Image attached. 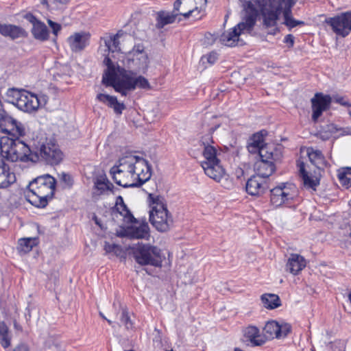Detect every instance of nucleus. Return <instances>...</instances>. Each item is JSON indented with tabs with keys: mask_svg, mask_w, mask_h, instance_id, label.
<instances>
[{
	"mask_svg": "<svg viewBox=\"0 0 351 351\" xmlns=\"http://www.w3.org/2000/svg\"><path fill=\"white\" fill-rule=\"evenodd\" d=\"M291 332V326L283 321H268L263 328L264 335L267 339H284Z\"/></svg>",
	"mask_w": 351,
	"mask_h": 351,
	"instance_id": "obj_15",
	"label": "nucleus"
},
{
	"mask_svg": "<svg viewBox=\"0 0 351 351\" xmlns=\"http://www.w3.org/2000/svg\"><path fill=\"white\" fill-rule=\"evenodd\" d=\"M13 351H29L28 347L26 344L21 343L17 346Z\"/></svg>",
	"mask_w": 351,
	"mask_h": 351,
	"instance_id": "obj_52",
	"label": "nucleus"
},
{
	"mask_svg": "<svg viewBox=\"0 0 351 351\" xmlns=\"http://www.w3.org/2000/svg\"><path fill=\"white\" fill-rule=\"evenodd\" d=\"M149 221L156 230L166 232L173 225V218L169 213L164 199L156 197L153 199L152 210L149 211Z\"/></svg>",
	"mask_w": 351,
	"mask_h": 351,
	"instance_id": "obj_10",
	"label": "nucleus"
},
{
	"mask_svg": "<svg viewBox=\"0 0 351 351\" xmlns=\"http://www.w3.org/2000/svg\"><path fill=\"white\" fill-rule=\"evenodd\" d=\"M99 315L103 319H106V317L102 313H99Z\"/></svg>",
	"mask_w": 351,
	"mask_h": 351,
	"instance_id": "obj_59",
	"label": "nucleus"
},
{
	"mask_svg": "<svg viewBox=\"0 0 351 351\" xmlns=\"http://www.w3.org/2000/svg\"><path fill=\"white\" fill-rule=\"evenodd\" d=\"M263 306L267 309H274L281 306V302L278 295L264 293L261 297Z\"/></svg>",
	"mask_w": 351,
	"mask_h": 351,
	"instance_id": "obj_35",
	"label": "nucleus"
},
{
	"mask_svg": "<svg viewBox=\"0 0 351 351\" xmlns=\"http://www.w3.org/2000/svg\"><path fill=\"white\" fill-rule=\"evenodd\" d=\"M23 91H25L23 89L9 88L6 93L7 101L16 106L18 105L17 101H19V99H21Z\"/></svg>",
	"mask_w": 351,
	"mask_h": 351,
	"instance_id": "obj_41",
	"label": "nucleus"
},
{
	"mask_svg": "<svg viewBox=\"0 0 351 351\" xmlns=\"http://www.w3.org/2000/svg\"><path fill=\"white\" fill-rule=\"evenodd\" d=\"M351 135V127H339L335 123H329L324 126L320 131L321 138L324 140L334 137L335 138L343 136Z\"/></svg>",
	"mask_w": 351,
	"mask_h": 351,
	"instance_id": "obj_21",
	"label": "nucleus"
},
{
	"mask_svg": "<svg viewBox=\"0 0 351 351\" xmlns=\"http://www.w3.org/2000/svg\"><path fill=\"white\" fill-rule=\"evenodd\" d=\"M311 101L313 112L311 118L313 121L316 123L323 112L329 109L332 98L328 95L317 93Z\"/></svg>",
	"mask_w": 351,
	"mask_h": 351,
	"instance_id": "obj_18",
	"label": "nucleus"
},
{
	"mask_svg": "<svg viewBox=\"0 0 351 351\" xmlns=\"http://www.w3.org/2000/svg\"><path fill=\"white\" fill-rule=\"evenodd\" d=\"M195 1H197V0H194ZM198 3L199 4V10L202 12L204 9L207 1L206 0H197Z\"/></svg>",
	"mask_w": 351,
	"mask_h": 351,
	"instance_id": "obj_54",
	"label": "nucleus"
},
{
	"mask_svg": "<svg viewBox=\"0 0 351 351\" xmlns=\"http://www.w3.org/2000/svg\"><path fill=\"white\" fill-rule=\"evenodd\" d=\"M248 6L256 12V21L261 12L263 27L267 29L272 28L268 32L269 34L276 35L280 32L276 24L279 15L285 8L284 2L281 0H249L244 4L245 15L247 14Z\"/></svg>",
	"mask_w": 351,
	"mask_h": 351,
	"instance_id": "obj_3",
	"label": "nucleus"
},
{
	"mask_svg": "<svg viewBox=\"0 0 351 351\" xmlns=\"http://www.w3.org/2000/svg\"><path fill=\"white\" fill-rule=\"evenodd\" d=\"M256 176L262 178L269 177L276 170L274 162L260 159L254 164Z\"/></svg>",
	"mask_w": 351,
	"mask_h": 351,
	"instance_id": "obj_31",
	"label": "nucleus"
},
{
	"mask_svg": "<svg viewBox=\"0 0 351 351\" xmlns=\"http://www.w3.org/2000/svg\"><path fill=\"white\" fill-rule=\"evenodd\" d=\"M181 3L180 0H176L173 4V10L172 12H178Z\"/></svg>",
	"mask_w": 351,
	"mask_h": 351,
	"instance_id": "obj_53",
	"label": "nucleus"
},
{
	"mask_svg": "<svg viewBox=\"0 0 351 351\" xmlns=\"http://www.w3.org/2000/svg\"><path fill=\"white\" fill-rule=\"evenodd\" d=\"M0 343L3 348H8L11 345V337L9 329L4 322H0Z\"/></svg>",
	"mask_w": 351,
	"mask_h": 351,
	"instance_id": "obj_38",
	"label": "nucleus"
},
{
	"mask_svg": "<svg viewBox=\"0 0 351 351\" xmlns=\"http://www.w3.org/2000/svg\"><path fill=\"white\" fill-rule=\"evenodd\" d=\"M218 126L211 128L209 133L203 136L199 144L203 147L202 155L204 160L201 162V166L204 173L210 178L219 182L225 173V171L220 164V160L217 157V150L213 145L214 143L212 133Z\"/></svg>",
	"mask_w": 351,
	"mask_h": 351,
	"instance_id": "obj_4",
	"label": "nucleus"
},
{
	"mask_svg": "<svg viewBox=\"0 0 351 351\" xmlns=\"http://www.w3.org/2000/svg\"><path fill=\"white\" fill-rule=\"evenodd\" d=\"M15 181V176L10 171L5 159L0 156V188H6Z\"/></svg>",
	"mask_w": 351,
	"mask_h": 351,
	"instance_id": "obj_28",
	"label": "nucleus"
},
{
	"mask_svg": "<svg viewBox=\"0 0 351 351\" xmlns=\"http://www.w3.org/2000/svg\"><path fill=\"white\" fill-rule=\"evenodd\" d=\"M348 298L349 302L351 304V291H350V293L348 295Z\"/></svg>",
	"mask_w": 351,
	"mask_h": 351,
	"instance_id": "obj_56",
	"label": "nucleus"
},
{
	"mask_svg": "<svg viewBox=\"0 0 351 351\" xmlns=\"http://www.w3.org/2000/svg\"><path fill=\"white\" fill-rule=\"evenodd\" d=\"M114 188L113 184L109 181L106 175L97 176L94 180L93 197L98 199L101 195L108 194V192L114 193Z\"/></svg>",
	"mask_w": 351,
	"mask_h": 351,
	"instance_id": "obj_19",
	"label": "nucleus"
},
{
	"mask_svg": "<svg viewBox=\"0 0 351 351\" xmlns=\"http://www.w3.org/2000/svg\"><path fill=\"white\" fill-rule=\"evenodd\" d=\"M256 12L248 6L247 14L243 21L233 28L224 32L219 37V42L227 47H234L239 42V36L245 32L250 33L256 24Z\"/></svg>",
	"mask_w": 351,
	"mask_h": 351,
	"instance_id": "obj_7",
	"label": "nucleus"
},
{
	"mask_svg": "<svg viewBox=\"0 0 351 351\" xmlns=\"http://www.w3.org/2000/svg\"><path fill=\"white\" fill-rule=\"evenodd\" d=\"M33 152L37 155L38 161L40 160L51 165L59 164L63 158L58 145L47 138L34 140Z\"/></svg>",
	"mask_w": 351,
	"mask_h": 351,
	"instance_id": "obj_8",
	"label": "nucleus"
},
{
	"mask_svg": "<svg viewBox=\"0 0 351 351\" xmlns=\"http://www.w3.org/2000/svg\"><path fill=\"white\" fill-rule=\"evenodd\" d=\"M17 102L16 107L19 109L24 112H32L36 111L41 105L45 104L46 99L45 96L38 97V95L25 90L21 99Z\"/></svg>",
	"mask_w": 351,
	"mask_h": 351,
	"instance_id": "obj_17",
	"label": "nucleus"
},
{
	"mask_svg": "<svg viewBox=\"0 0 351 351\" xmlns=\"http://www.w3.org/2000/svg\"><path fill=\"white\" fill-rule=\"evenodd\" d=\"M132 251L134 260L139 265L161 267L164 257L158 247L138 243L132 247Z\"/></svg>",
	"mask_w": 351,
	"mask_h": 351,
	"instance_id": "obj_9",
	"label": "nucleus"
},
{
	"mask_svg": "<svg viewBox=\"0 0 351 351\" xmlns=\"http://www.w3.org/2000/svg\"><path fill=\"white\" fill-rule=\"evenodd\" d=\"M104 64L107 66L102 77V83L106 86H111L122 96H127L136 88L150 89L149 81L142 75H136V73L131 70L121 68L106 57Z\"/></svg>",
	"mask_w": 351,
	"mask_h": 351,
	"instance_id": "obj_2",
	"label": "nucleus"
},
{
	"mask_svg": "<svg viewBox=\"0 0 351 351\" xmlns=\"http://www.w3.org/2000/svg\"><path fill=\"white\" fill-rule=\"evenodd\" d=\"M40 1L43 5H45L47 3V0H40Z\"/></svg>",
	"mask_w": 351,
	"mask_h": 351,
	"instance_id": "obj_57",
	"label": "nucleus"
},
{
	"mask_svg": "<svg viewBox=\"0 0 351 351\" xmlns=\"http://www.w3.org/2000/svg\"><path fill=\"white\" fill-rule=\"evenodd\" d=\"M281 1L285 3V8H283V24L289 29V30H291L298 25H304L305 23L303 21L296 20L292 16L291 8L295 4L293 0Z\"/></svg>",
	"mask_w": 351,
	"mask_h": 351,
	"instance_id": "obj_23",
	"label": "nucleus"
},
{
	"mask_svg": "<svg viewBox=\"0 0 351 351\" xmlns=\"http://www.w3.org/2000/svg\"><path fill=\"white\" fill-rule=\"evenodd\" d=\"M33 37L39 41L44 42L49 38V31L46 25L40 21L31 29Z\"/></svg>",
	"mask_w": 351,
	"mask_h": 351,
	"instance_id": "obj_34",
	"label": "nucleus"
},
{
	"mask_svg": "<svg viewBox=\"0 0 351 351\" xmlns=\"http://www.w3.org/2000/svg\"><path fill=\"white\" fill-rule=\"evenodd\" d=\"M121 322L125 326L127 329L132 328L133 326V323L130 319V317L128 314V309L125 308H122L121 309Z\"/></svg>",
	"mask_w": 351,
	"mask_h": 351,
	"instance_id": "obj_43",
	"label": "nucleus"
},
{
	"mask_svg": "<svg viewBox=\"0 0 351 351\" xmlns=\"http://www.w3.org/2000/svg\"><path fill=\"white\" fill-rule=\"evenodd\" d=\"M270 193V202L276 207L289 203L296 196L295 186L286 183L271 189Z\"/></svg>",
	"mask_w": 351,
	"mask_h": 351,
	"instance_id": "obj_12",
	"label": "nucleus"
},
{
	"mask_svg": "<svg viewBox=\"0 0 351 351\" xmlns=\"http://www.w3.org/2000/svg\"><path fill=\"white\" fill-rule=\"evenodd\" d=\"M200 12L201 11L197 6L184 13L160 11L157 14V23L156 26L158 29L163 28L165 25L173 23L179 15H182L184 18H188L190 15H193L197 19H201L202 16H197Z\"/></svg>",
	"mask_w": 351,
	"mask_h": 351,
	"instance_id": "obj_16",
	"label": "nucleus"
},
{
	"mask_svg": "<svg viewBox=\"0 0 351 351\" xmlns=\"http://www.w3.org/2000/svg\"><path fill=\"white\" fill-rule=\"evenodd\" d=\"M126 234L130 239H148L149 228L147 223H142L138 226H132L126 230Z\"/></svg>",
	"mask_w": 351,
	"mask_h": 351,
	"instance_id": "obj_27",
	"label": "nucleus"
},
{
	"mask_svg": "<svg viewBox=\"0 0 351 351\" xmlns=\"http://www.w3.org/2000/svg\"><path fill=\"white\" fill-rule=\"evenodd\" d=\"M70 0H53V1L56 3H60L62 5H65L69 2Z\"/></svg>",
	"mask_w": 351,
	"mask_h": 351,
	"instance_id": "obj_55",
	"label": "nucleus"
},
{
	"mask_svg": "<svg viewBox=\"0 0 351 351\" xmlns=\"http://www.w3.org/2000/svg\"><path fill=\"white\" fill-rule=\"evenodd\" d=\"M90 34L85 32H76L67 38V43L73 52L77 53L89 44Z\"/></svg>",
	"mask_w": 351,
	"mask_h": 351,
	"instance_id": "obj_20",
	"label": "nucleus"
},
{
	"mask_svg": "<svg viewBox=\"0 0 351 351\" xmlns=\"http://www.w3.org/2000/svg\"><path fill=\"white\" fill-rule=\"evenodd\" d=\"M106 320H107V322H108V323L109 324H112V321H111V320L108 319L107 318H106Z\"/></svg>",
	"mask_w": 351,
	"mask_h": 351,
	"instance_id": "obj_60",
	"label": "nucleus"
},
{
	"mask_svg": "<svg viewBox=\"0 0 351 351\" xmlns=\"http://www.w3.org/2000/svg\"><path fill=\"white\" fill-rule=\"evenodd\" d=\"M347 111L349 115L351 117V108H347Z\"/></svg>",
	"mask_w": 351,
	"mask_h": 351,
	"instance_id": "obj_58",
	"label": "nucleus"
},
{
	"mask_svg": "<svg viewBox=\"0 0 351 351\" xmlns=\"http://www.w3.org/2000/svg\"><path fill=\"white\" fill-rule=\"evenodd\" d=\"M47 21L49 27L51 29L52 34L54 36L53 42H56L58 35L62 29V25L51 19H47Z\"/></svg>",
	"mask_w": 351,
	"mask_h": 351,
	"instance_id": "obj_44",
	"label": "nucleus"
},
{
	"mask_svg": "<svg viewBox=\"0 0 351 351\" xmlns=\"http://www.w3.org/2000/svg\"><path fill=\"white\" fill-rule=\"evenodd\" d=\"M110 173L119 186L139 187L151 178L152 167L143 158L130 154L119 158Z\"/></svg>",
	"mask_w": 351,
	"mask_h": 351,
	"instance_id": "obj_1",
	"label": "nucleus"
},
{
	"mask_svg": "<svg viewBox=\"0 0 351 351\" xmlns=\"http://www.w3.org/2000/svg\"><path fill=\"white\" fill-rule=\"evenodd\" d=\"M105 47L106 49L110 52L119 51L121 50L119 47V41L118 35H114L107 39L104 40Z\"/></svg>",
	"mask_w": 351,
	"mask_h": 351,
	"instance_id": "obj_42",
	"label": "nucleus"
},
{
	"mask_svg": "<svg viewBox=\"0 0 351 351\" xmlns=\"http://www.w3.org/2000/svg\"><path fill=\"white\" fill-rule=\"evenodd\" d=\"M337 177L342 186L346 189L351 186V167H346L339 170Z\"/></svg>",
	"mask_w": 351,
	"mask_h": 351,
	"instance_id": "obj_37",
	"label": "nucleus"
},
{
	"mask_svg": "<svg viewBox=\"0 0 351 351\" xmlns=\"http://www.w3.org/2000/svg\"><path fill=\"white\" fill-rule=\"evenodd\" d=\"M308 156L309 160L312 163V165L315 167L319 168V165H322L324 162V156L320 150L308 149L307 151Z\"/></svg>",
	"mask_w": 351,
	"mask_h": 351,
	"instance_id": "obj_40",
	"label": "nucleus"
},
{
	"mask_svg": "<svg viewBox=\"0 0 351 351\" xmlns=\"http://www.w3.org/2000/svg\"><path fill=\"white\" fill-rule=\"evenodd\" d=\"M1 154L3 158L12 162H36L38 156L33 152V144L29 147L19 139L2 137L0 140Z\"/></svg>",
	"mask_w": 351,
	"mask_h": 351,
	"instance_id": "obj_6",
	"label": "nucleus"
},
{
	"mask_svg": "<svg viewBox=\"0 0 351 351\" xmlns=\"http://www.w3.org/2000/svg\"><path fill=\"white\" fill-rule=\"evenodd\" d=\"M128 64L133 66L138 71L145 73L149 67V58L145 51V47L142 44L134 46L132 49L127 54Z\"/></svg>",
	"mask_w": 351,
	"mask_h": 351,
	"instance_id": "obj_13",
	"label": "nucleus"
},
{
	"mask_svg": "<svg viewBox=\"0 0 351 351\" xmlns=\"http://www.w3.org/2000/svg\"><path fill=\"white\" fill-rule=\"evenodd\" d=\"M36 245V240L34 238H23L19 240L18 250L20 252L27 253L30 252L33 247Z\"/></svg>",
	"mask_w": 351,
	"mask_h": 351,
	"instance_id": "obj_39",
	"label": "nucleus"
},
{
	"mask_svg": "<svg viewBox=\"0 0 351 351\" xmlns=\"http://www.w3.org/2000/svg\"><path fill=\"white\" fill-rule=\"evenodd\" d=\"M60 180L64 183L65 187L71 188L73 186V178L68 173H62L60 176Z\"/></svg>",
	"mask_w": 351,
	"mask_h": 351,
	"instance_id": "obj_46",
	"label": "nucleus"
},
{
	"mask_svg": "<svg viewBox=\"0 0 351 351\" xmlns=\"http://www.w3.org/2000/svg\"><path fill=\"white\" fill-rule=\"evenodd\" d=\"M97 99L100 102L106 104L108 107L112 108L117 114H121L123 110L125 109V104L119 102L115 96L99 93L97 95Z\"/></svg>",
	"mask_w": 351,
	"mask_h": 351,
	"instance_id": "obj_26",
	"label": "nucleus"
},
{
	"mask_svg": "<svg viewBox=\"0 0 351 351\" xmlns=\"http://www.w3.org/2000/svg\"><path fill=\"white\" fill-rule=\"evenodd\" d=\"M104 250L106 253L113 252L115 254H117L121 251V247L117 244H110L108 242H106L104 245Z\"/></svg>",
	"mask_w": 351,
	"mask_h": 351,
	"instance_id": "obj_45",
	"label": "nucleus"
},
{
	"mask_svg": "<svg viewBox=\"0 0 351 351\" xmlns=\"http://www.w3.org/2000/svg\"><path fill=\"white\" fill-rule=\"evenodd\" d=\"M265 134H266V132L265 130H262L260 132L256 133L253 135L251 138V142L247 146L249 152L255 154L259 150V148L262 147V145H264L263 143Z\"/></svg>",
	"mask_w": 351,
	"mask_h": 351,
	"instance_id": "obj_36",
	"label": "nucleus"
},
{
	"mask_svg": "<svg viewBox=\"0 0 351 351\" xmlns=\"http://www.w3.org/2000/svg\"><path fill=\"white\" fill-rule=\"evenodd\" d=\"M299 171L302 179L303 184L306 189L315 190L316 186L319 184V179L317 176H310L305 170V165L303 162L298 163Z\"/></svg>",
	"mask_w": 351,
	"mask_h": 351,
	"instance_id": "obj_32",
	"label": "nucleus"
},
{
	"mask_svg": "<svg viewBox=\"0 0 351 351\" xmlns=\"http://www.w3.org/2000/svg\"><path fill=\"white\" fill-rule=\"evenodd\" d=\"M56 186V180L49 174L38 176L28 185L26 199L33 206L44 208L49 199L52 198Z\"/></svg>",
	"mask_w": 351,
	"mask_h": 351,
	"instance_id": "obj_5",
	"label": "nucleus"
},
{
	"mask_svg": "<svg viewBox=\"0 0 351 351\" xmlns=\"http://www.w3.org/2000/svg\"><path fill=\"white\" fill-rule=\"evenodd\" d=\"M324 23L337 36L345 38L351 32V12H342L333 17L326 18Z\"/></svg>",
	"mask_w": 351,
	"mask_h": 351,
	"instance_id": "obj_11",
	"label": "nucleus"
},
{
	"mask_svg": "<svg viewBox=\"0 0 351 351\" xmlns=\"http://www.w3.org/2000/svg\"><path fill=\"white\" fill-rule=\"evenodd\" d=\"M0 132L19 137L25 134L23 124L10 117L4 110H0Z\"/></svg>",
	"mask_w": 351,
	"mask_h": 351,
	"instance_id": "obj_14",
	"label": "nucleus"
},
{
	"mask_svg": "<svg viewBox=\"0 0 351 351\" xmlns=\"http://www.w3.org/2000/svg\"><path fill=\"white\" fill-rule=\"evenodd\" d=\"M246 192L251 195H259L265 191L263 178L258 176H252L245 185Z\"/></svg>",
	"mask_w": 351,
	"mask_h": 351,
	"instance_id": "obj_29",
	"label": "nucleus"
},
{
	"mask_svg": "<svg viewBox=\"0 0 351 351\" xmlns=\"http://www.w3.org/2000/svg\"><path fill=\"white\" fill-rule=\"evenodd\" d=\"M216 40V38L214 35L211 34L210 33H207L205 34L203 44L205 46H210L212 45Z\"/></svg>",
	"mask_w": 351,
	"mask_h": 351,
	"instance_id": "obj_47",
	"label": "nucleus"
},
{
	"mask_svg": "<svg viewBox=\"0 0 351 351\" xmlns=\"http://www.w3.org/2000/svg\"><path fill=\"white\" fill-rule=\"evenodd\" d=\"M244 335L254 346H261L265 343V340L261 337L260 330L256 326H249L245 328Z\"/></svg>",
	"mask_w": 351,
	"mask_h": 351,
	"instance_id": "obj_33",
	"label": "nucleus"
},
{
	"mask_svg": "<svg viewBox=\"0 0 351 351\" xmlns=\"http://www.w3.org/2000/svg\"><path fill=\"white\" fill-rule=\"evenodd\" d=\"M256 153L258 154L260 159L273 162L280 160L282 157L281 147L274 144L265 143Z\"/></svg>",
	"mask_w": 351,
	"mask_h": 351,
	"instance_id": "obj_22",
	"label": "nucleus"
},
{
	"mask_svg": "<svg viewBox=\"0 0 351 351\" xmlns=\"http://www.w3.org/2000/svg\"><path fill=\"white\" fill-rule=\"evenodd\" d=\"M206 59L208 62L213 64L218 59V54L216 52L213 51L206 56Z\"/></svg>",
	"mask_w": 351,
	"mask_h": 351,
	"instance_id": "obj_51",
	"label": "nucleus"
},
{
	"mask_svg": "<svg viewBox=\"0 0 351 351\" xmlns=\"http://www.w3.org/2000/svg\"><path fill=\"white\" fill-rule=\"evenodd\" d=\"M284 43H286L288 45V47L289 48H291L294 45L295 43V38L292 34H287L283 40Z\"/></svg>",
	"mask_w": 351,
	"mask_h": 351,
	"instance_id": "obj_48",
	"label": "nucleus"
},
{
	"mask_svg": "<svg viewBox=\"0 0 351 351\" xmlns=\"http://www.w3.org/2000/svg\"><path fill=\"white\" fill-rule=\"evenodd\" d=\"M335 102L339 104L340 105L345 106L346 108H351V103L348 101V100L346 99L343 97H337L335 99Z\"/></svg>",
	"mask_w": 351,
	"mask_h": 351,
	"instance_id": "obj_50",
	"label": "nucleus"
},
{
	"mask_svg": "<svg viewBox=\"0 0 351 351\" xmlns=\"http://www.w3.org/2000/svg\"><path fill=\"white\" fill-rule=\"evenodd\" d=\"M305 258L298 254H291L287 259L286 270L291 274L298 275L305 267Z\"/></svg>",
	"mask_w": 351,
	"mask_h": 351,
	"instance_id": "obj_25",
	"label": "nucleus"
},
{
	"mask_svg": "<svg viewBox=\"0 0 351 351\" xmlns=\"http://www.w3.org/2000/svg\"><path fill=\"white\" fill-rule=\"evenodd\" d=\"M0 34L5 37L10 38L12 40L26 38L28 36L27 32L20 26L1 23H0Z\"/></svg>",
	"mask_w": 351,
	"mask_h": 351,
	"instance_id": "obj_24",
	"label": "nucleus"
},
{
	"mask_svg": "<svg viewBox=\"0 0 351 351\" xmlns=\"http://www.w3.org/2000/svg\"><path fill=\"white\" fill-rule=\"evenodd\" d=\"M112 213L114 215L119 214L123 217V220L126 223H132L135 220V218L128 208L121 195L117 197L116 204L112 209Z\"/></svg>",
	"mask_w": 351,
	"mask_h": 351,
	"instance_id": "obj_30",
	"label": "nucleus"
},
{
	"mask_svg": "<svg viewBox=\"0 0 351 351\" xmlns=\"http://www.w3.org/2000/svg\"><path fill=\"white\" fill-rule=\"evenodd\" d=\"M25 19L29 21L34 27L37 23L40 21L32 13H27L25 16Z\"/></svg>",
	"mask_w": 351,
	"mask_h": 351,
	"instance_id": "obj_49",
	"label": "nucleus"
}]
</instances>
